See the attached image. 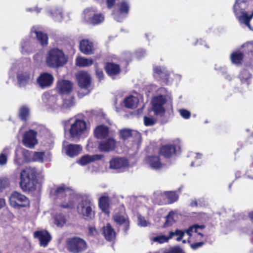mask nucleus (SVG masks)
I'll return each mask as SVG.
<instances>
[{
  "label": "nucleus",
  "instance_id": "obj_61",
  "mask_svg": "<svg viewBox=\"0 0 253 253\" xmlns=\"http://www.w3.org/2000/svg\"><path fill=\"white\" fill-rule=\"evenodd\" d=\"M7 161V156L3 153L0 155V165H4L6 164Z\"/></svg>",
  "mask_w": 253,
  "mask_h": 253
},
{
  "label": "nucleus",
  "instance_id": "obj_7",
  "mask_svg": "<svg viewBox=\"0 0 253 253\" xmlns=\"http://www.w3.org/2000/svg\"><path fill=\"white\" fill-rule=\"evenodd\" d=\"M10 205L16 209L28 208L30 206V201L28 197L17 191L12 192L9 198Z\"/></svg>",
  "mask_w": 253,
  "mask_h": 253
},
{
  "label": "nucleus",
  "instance_id": "obj_56",
  "mask_svg": "<svg viewBox=\"0 0 253 253\" xmlns=\"http://www.w3.org/2000/svg\"><path fill=\"white\" fill-rule=\"evenodd\" d=\"M135 55L138 59H141L146 55V51L144 49H138L136 50Z\"/></svg>",
  "mask_w": 253,
  "mask_h": 253
},
{
  "label": "nucleus",
  "instance_id": "obj_5",
  "mask_svg": "<svg viewBox=\"0 0 253 253\" xmlns=\"http://www.w3.org/2000/svg\"><path fill=\"white\" fill-rule=\"evenodd\" d=\"M93 208L94 206L89 200H82L77 206V212L84 219L90 221L95 217Z\"/></svg>",
  "mask_w": 253,
  "mask_h": 253
},
{
  "label": "nucleus",
  "instance_id": "obj_14",
  "mask_svg": "<svg viewBox=\"0 0 253 253\" xmlns=\"http://www.w3.org/2000/svg\"><path fill=\"white\" fill-rule=\"evenodd\" d=\"M73 84L68 80L61 79L56 82L57 92L62 96L69 94L73 90Z\"/></svg>",
  "mask_w": 253,
  "mask_h": 253
},
{
  "label": "nucleus",
  "instance_id": "obj_37",
  "mask_svg": "<svg viewBox=\"0 0 253 253\" xmlns=\"http://www.w3.org/2000/svg\"><path fill=\"white\" fill-rule=\"evenodd\" d=\"M76 64L77 66L85 67L91 66L93 64V61L91 58H87L83 57H78L76 60Z\"/></svg>",
  "mask_w": 253,
  "mask_h": 253
},
{
  "label": "nucleus",
  "instance_id": "obj_2",
  "mask_svg": "<svg viewBox=\"0 0 253 253\" xmlns=\"http://www.w3.org/2000/svg\"><path fill=\"white\" fill-rule=\"evenodd\" d=\"M39 173L35 167H26L20 173L19 186L23 192H34L38 183Z\"/></svg>",
  "mask_w": 253,
  "mask_h": 253
},
{
  "label": "nucleus",
  "instance_id": "obj_25",
  "mask_svg": "<svg viewBox=\"0 0 253 253\" xmlns=\"http://www.w3.org/2000/svg\"><path fill=\"white\" fill-rule=\"evenodd\" d=\"M31 33H35L36 34V41H38L42 46L44 47L47 45L48 38L46 33L37 31L35 27L32 28Z\"/></svg>",
  "mask_w": 253,
  "mask_h": 253
},
{
  "label": "nucleus",
  "instance_id": "obj_20",
  "mask_svg": "<svg viewBox=\"0 0 253 253\" xmlns=\"http://www.w3.org/2000/svg\"><path fill=\"white\" fill-rule=\"evenodd\" d=\"M46 12L56 22H61L63 19V10L58 6L47 7Z\"/></svg>",
  "mask_w": 253,
  "mask_h": 253
},
{
  "label": "nucleus",
  "instance_id": "obj_8",
  "mask_svg": "<svg viewBox=\"0 0 253 253\" xmlns=\"http://www.w3.org/2000/svg\"><path fill=\"white\" fill-rule=\"evenodd\" d=\"M97 9L93 7H89L84 11L83 17L88 24L93 26L101 24L104 20V16L101 13H97Z\"/></svg>",
  "mask_w": 253,
  "mask_h": 253
},
{
  "label": "nucleus",
  "instance_id": "obj_45",
  "mask_svg": "<svg viewBox=\"0 0 253 253\" xmlns=\"http://www.w3.org/2000/svg\"><path fill=\"white\" fill-rule=\"evenodd\" d=\"M244 48V52L249 55L253 56V42H249L242 45Z\"/></svg>",
  "mask_w": 253,
  "mask_h": 253
},
{
  "label": "nucleus",
  "instance_id": "obj_62",
  "mask_svg": "<svg viewBox=\"0 0 253 253\" xmlns=\"http://www.w3.org/2000/svg\"><path fill=\"white\" fill-rule=\"evenodd\" d=\"M165 253H182V250L179 247H174Z\"/></svg>",
  "mask_w": 253,
  "mask_h": 253
},
{
  "label": "nucleus",
  "instance_id": "obj_29",
  "mask_svg": "<svg viewBox=\"0 0 253 253\" xmlns=\"http://www.w3.org/2000/svg\"><path fill=\"white\" fill-rule=\"evenodd\" d=\"M103 234L105 239L108 241H112L115 239L116 233L110 223H107L103 228Z\"/></svg>",
  "mask_w": 253,
  "mask_h": 253
},
{
  "label": "nucleus",
  "instance_id": "obj_54",
  "mask_svg": "<svg viewBox=\"0 0 253 253\" xmlns=\"http://www.w3.org/2000/svg\"><path fill=\"white\" fill-rule=\"evenodd\" d=\"M127 15L118 12L114 14V19L119 22H122L126 17Z\"/></svg>",
  "mask_w": 253,
  "mask_h": 253
},
{
  "label": "nucleus",
  "instance_id": "obj_22",
  "mask_svg": "<svg viewBox=\"0 0 253 253\" xmlns=\"http://www.w3.org/2000/svg\"><path fill=\"white\" fill-rule=\"evenodd\" d=\"M79 47L81 52L85 55H91L94 53L93 43L88 39L82 40Z\"/></svg>",
  "mask_w": 253,
  "mask_h": 253
},
{
  "label": "nucleus",
  "instance_id": "obj_4",
  "mask_svg": "<svg viewBox=\"0 0 253 253\" xmlns=\"http://www.w3.org/2000/svg\"><path fill=\"white\" fill-rule=\"evenodd\" d=\"M45 61L48 67L57 69L66 64L67 58L62 50L54 47L48 51Z\"/></svg>",
  "mask_w": 253,
  "mask_h": 253
},
{
  "label": "nucleus",
  "instance_id": "obj_3",
  "mask_svg": "<svg viewBox=\"0 0 253 253\" xmlns=\"http://www.w3.org/2000/svg\"><path fill=\"white\" fill-rule=\"evenodd\" d=\"M16 80L17 86L20 88H25L29 85L33 80V76L31 69L28 67H25L20 64L19 60L12 63L9 71V74L12 75V72L16 70Z\"/></svg>",
  "mask_w": 253,
  "mask_h": 253
},
{
  "label": "nucleus",
  "instance_id": "obj_60",
  "mask_svg": "<svg viewBox=\"0 0 253 253\" xmlns=\"http://www.w3.org/2000/svg\"><path fill=\"white\" fill-rule=\"evenodd\" d=\"M95 74L99 82L104 79V75L101 69L96 68L95 69Z\"/></svg>",
  "mask_w": 253,
  "mask_h": 253
},
{
  "label": "nucleus",
  "instance_id": "obj_50",
  "mask_svg": "<svg viewBox=\"0 0 253 253\" xmlns=\"http://www.w3.org/2000/svg\"><path fill=\"white\" fill-rule=\"evenodd\" d=\"M44 152H35L33 155V159L35 161L43 162Z\"/></svg>",
  "mask_w": 253,
  "mask_h": 253
},
{
  "label": "nucleus",
  "instance_id": "obj_47",
  "mask_svg": "<svg viewBox=\"0 0 253 253\" xmlns=\"http://www.w3.org/2000/svg\"><path fill=\"white\" fill-rule=\"evenodd\" d=\"M166 196L169 200V204H172L176 202L178 199V196L173 191H168L165 193Z\"/></svg>",
  "mask_w": 253,
  "mask_h": 253
},
{
  "label": "nucleus",
  "instance_id": "obj_27",
  "mask_svg": "<svg viewBox=\"0 0 253 253\" xmlns=\"http://www.w3.org/2000/svg\"><path fill=\"white\" fill-rule=\"evenodd\" d=\"M113 219L117 224L120 225L124 224L125 226L124 231L126 233L129 227L128 218L120 213H117L114 215Z\"/></svg>",
  "mask_w": 253,
  "mask_h": 253
},
{
  "label": "nucleus",
  "instance_id": "obj_16",
  "mask_svg": "<svg viewBox=\"0 0 253 253\" xmlns=\"http://www.w3.org/2000/svg\"><path fill=\"white\" fill-rule=\"evenodd\" d=\"M54 78L49 73L44 72L40 74L37 78V82L39 86L44 89L50 87L53 84Z\"/></svg>",
  "mask_w": 253,
  "mask_h": 253
},
{
  "label": "nucleus",
  "instance_id": "obj_64",
  "mask_svg": "<svg viewBox=\"0 0 253 253\" xmlns=\"http://www.w3.org/2000/svg\"><path fill=\"white\" fill-rule=\"evenodd\" d=\"M18 151V149L16 150V154L15 158L14 159L15 163L18 166H21L22 165V161L21 159L19 158H18L17 156V152Z\"/></svg>",
  "mask_w": 253,
  "mask_h": 253
},
{
  "label": "nucleus",
  "instance_id": "obj_26",
  "mask_svg": "<svg viewBox=\"0 0 253 253\" xmlns=\"http://www.w3.org/2000/svg\"><path fill=\"white\" fill-rule=\"evenodd\" d=\"M82 150L80 145L69 144L65 147V151L67 155L70 157H74L78 155Z\"/></svg>",
  "mask_w": 253,
  "mask_h": 253
},
{
  "label": "nucleus",
  "instance_id": "obj_10",
  "mask_svg": "<svg viewBox=\"0 0 253 253\" xmlns=\"http://www.w3.org/2000/svg\"><path fill=\"white\" fill-rule=\"evenodd\" d=\"M93 133L94 137L97 139H106V141L103 142H117L110 132L109 127L104 125L97 126L94 129Z\"/></svg>",
  "mask_w": 253,
  "mask_h": 253
},
{
  "label": "nucleus",
  "instance_id": "obj_57",
  "mask_svg": "<svg viewBox=\"0 0 253 253\" xmlns=\"http://www.w3.org/2000/svg\"><path fill=\"white\" fill-rule=\"evenodd\" d=\"M214 70L217 71L218 73H221V74L223 76L224 74H226L227 72V68L225 66H219L217 65H215Z\"/></svg>",
  "mask_w": 253,
  "mask_h": 253
},
{
  "label": "nucleus",
  "instance_id": "obj_49",
  "mask_svg": "<svg viewBox=\"0 0 253 253\" xmlns=\"http://www.w3.org/2000/svg\"><path fill=\"white\" fill-rule=\"evenodd\" d=\"M151 110L154 112V115L158 117H162L166 113L165 108H151Z\"/></svg>",
  "mask_w": 253,
  "mask_h": 253
},
{
  "label": "nucleus",
  "instance_id": "obj_38",
  "mask_svg": "<svg viewBox=\"0 0 253 253\" xmlns=\"http://www.w3.org/2000/svg\"><path fill=\"white\" fill-rule=\"evenodd\" d=\"M98 205L102 211L106 212L109 208V198L108 196H102L99 199Z\"/></svg>",
  "mask_w": 253,
  "mask_h": 253
},
{
  "label": "nucleus",
  "instance_id": "obj_18",
  "mask_svg": "<svg viewBox=\"0 0 253 253\" xmlns=\"http://www.w3.org/2000/svg\"><path fill=\"white\" fill-rule=\"evenodd\" d=\"M37 128L38 137L43 141H49L50 142H53L55 141V135L44 126L38 125Z\"/></svg>",
  "mask_w": 253,
  "mask_h": 253
},
{
  "label": "nucleus",
  "instance_id": "obj_43",
  "mask_svg": "<svg viewBox=\"0 0 253 253\" xmlns=\"http://www.w3.org/2000/svg\"><path fill=\"white\" fill-rule=\"evenodd\" d=\"M66 222L65 216L62 213L56 214L54 217L55 224L58 227H62Z\"/></svg>",
  "mask_w": 253,
  "mask_h": 253
},
{
  "label": "nucleus",
  "instance_id": "obj_41",
  "mask_svg": "<svg viewBox=\"0 0 253 253\" xmlns=\"http://www.w3.org/2000/svg\"><path fill=\"white\" fill-rule=\"evenodd\" d=\"M171 235L169 236H165L164 235H158L157 236L152 237L151 238V240L154 242H157L159 244H163L164 243H167L169 241L170 239H171Z\"/></svg>",
  "mask_w": 253,
  "mask_h": 253
},
{
  "label": "nucleus",
  "instance_id": "obj_44",
  "mask_svg": "<svg viewBox=\"0 0 253 253\" xmlns=\"http://www.w3.org/2000/svg\"><path fill=\"white\" fill-rule=\"evenodd\" d=\"M174 213L170 211L166 217V220L163 225L164 227L171 226L175 222L173 217Z\"/></svg>",
  "mask_w": 253,
  "mask_h": 253
},
{
  "label": "nucleus",
  "instance_id": "obj_59",
  "mask_svg": "<svg viewBox=\"0 0 253 253\" xmlns=\"http://www.w3.org/2000/svg\"><path fill=\"white\" fill-rule=\"evenodd\" d=\"M199 242H195L191 245V247L193 250H196L199 248L202 247L206 243V240L205 241L200 240Z\"/></svg>",
  "mask_w": 253,
  "mask_h": 253
},
{
  "label": "nucleus",
  "instance_id": "obj_46",
  "mask_svg": "<svg viewBox=\"0 0 253 253\" xmlns=\"http://www.w3.org/2000/svg\"><path fill=\"white\" fill-rule=\"evenodd\" d=\"M169 235H170V234H172V235L171 236V239L172 238L173 236L176 235L177 236V237L176 238V240L177 241H180L183 238L185 234L186 233V230L183 231V230H179V229H177L175 230L174 232H173L172 231H169Z\"/></svg>",
  "mask_w": 253,
  "mask_h": 253
},
{
  "label": "nucleus",
  "instance_id": "obj_9",
  "mask_svg": "<svg viewBox=\"0 0 253 253\" xmlns=\"http://www.w3.org/2000/svg\"><path fill=\"white\" fill-rule=\"evenodd\" d=\"M181 147L178 143H167L160 147L159 154L166 159H169L173 157L180 155Z\"/></svg>",
  "mask_w": 253,
  "mask_h": 253
},
{
  "label": "nucleus",
  "instance_id": "obj_6",
  "mask_svg": "<svg viewBox=\"0 0 253 253\" xmlns=\"http://www.w3.org/2000/svg\"><path fill=\"white\" fill-rule=\"evenodd\" d=\"M68 251L71 253H82L87 248L86 242L79 237L69 238L67 241Z\"/></svg>",
  "mask_w": 253,
  "mask_h": 253
},
{
  "label": "nucleus",
  "instance_id": "obj_52",
  "mask_svg": "<svg viewBox=\"0 0 253 253\" xmlns=\"http://www.w3.org/2000/svg\"><path fill=\"white\" fill-rule=\"evenodd\" d=\"M10 185L9 180L7 178H0V191L8 187Z\"/></svg>",
  "mask_w": 253,
  "mask_h": 253
},
{
  "label": "nucleus",
  "instance_id": "obj_63",
  "mask_svg": "<svg viewBox=\"0 0 253 253\" xmlns=\"http://www.w3.org/2000/svg\"><path fill=\"white\" fill-rule=\"evenodd\" d=\"M116 0H106L107 6L108 8H112L115 3Z\"/></svg>",
  "mask_w": 253,
  "mask_h": 253
},
{
  "label": "nucleus",
  "instance_id": "obj_48",
  "mask_svg": "<svg viewBox=\"0 0 253 253\" xmlns=\"http://www.w3.org/2000/svg\"><path fill=\"white\" fill-rule=\"evenodd\" d=\"M152 102L159 104L162 106H164V105L167 102V100L163 95L160 94L154 97L153 98Z\"/></svg>",
  "mask_w": 253,
  "mask_h": 253
},
{
  "label": "nucleus",
  "instance_id": "obj_1",
  "mask_svg": "<svg viewBox=\"0 0 253 253\" xmlns=\"http://www.w3.org/2000/svg\"><path fill=\"white\" fill-rule=\"evenodd\" d=\"M65 135L71 141H78L86 131V123L83 119L71 118L62 122Z\"/></svg>",
  "mask_w": 253,
  "mask_h": 253
},
{
  "label": "nucleus",
  "instance_id": "obj_21",
  "mask_svg": "<svg viewBox=\"0 0 253 253\" xmlns=\"http://www.w3.org/2000/svg\"><path fill=\"white\" fill-rule=\"evenodd\" d=\"M105 70L107 75L113 80L116 79V76L121 72L120 65L113 62H107L105 65Z\"/></svg>",
  "mask_w": 253,
  "mask_h": 253
},
{
  "label": "nucleus",
  "instance_id": "obj_33",
  "mask_svg": "<svg viewBox=\"0 0 253 253\" xmlns=\"http://www.w3.org/2000/svg\"><path fill=\"white\" fill-rule=\"evenodd\" d=\"M74 99L73 96H68L66 98L63 97V103L61 105L59 104L58 109L62 111L69 110L74 105Z\"/></svg>",
  "mask_w": 253,
  "mask_h": 253
},
{
  "label": "nucleus",
  "instance_id": "obj_15",
  "mask_svg": "<svg viewBox=\"0 0 253 253\" xmlns=\"http://www.w3.org/2000/svg\"><path fill=\"white\" fill-rule=\"evenodd\" d=\"M78 85L80 88L88 90L91 85V78L90 75L85 71H80L76 75Z\"/></svg>",
  "mask_w": 253,
  "mask_h": 253
},
{
  "label": "nucleus",
  "instance_id": "obj_58",
  "mask_svg": "<svg viewBox=\"0 0 253 253\" xmlns=\"http://www.w3.org/2000/svg\"><path fill=\"white\" fill-rule=\"evenodd\" d=\"M88 234L90 236H95L98 235L99 233L97 230L94 226H89L88 227Z\"/></svg>",
  "mask_w": 253,
  "mask_h": 253
},
{
  "label": "nucleus",
  "instance_id": "obj_51",
  "mask_svg": "<svg viewBox=\"0 0 253 253\" xmlns=\"http://www.w3.org/2000/svg\"><path fill=\"white\" fill-rule=\"evenodd\" d=\"M144 124L145 126H152L155 125L157 121L155 119L152 117H149L145 116L143 118Z\"/></svg>",
  "mask_w": 253,
  "mask_h": 253
},
{
  "label": "nucleus",
  "instance_id": "obj_17",
  "mask_svg": "<svg viewBox=\"0 0 253 253\" xmlns=\"http://www.w3.org/2000/svg\"><path fill=\"white\" fill-rule=\"evenodd\" d=\"M34 237L38 239L41 247H46L51 240V236L45 230L36 231L34 233Z\"/></svg>",
  "mask_w": 253,
  "mask_h": 253
},
{
  "label": "nucleus",
  "instance_id": "obj_31",
  "mask_svg": "<svg viewBox=\"0 0 253 253\" xmlns=\"http://www.w3.org/2000/svg\"><path fill=\"white\" fill-rule=\"evenodd\" d=\"M138 102V98L131 95L126 97L122 102L124 106L126 108L129 109H133L134 108H135Z\"/></svg>",
  "mask_w": 253,
  "mask_h": 253
},
{
  "label": "nucleus",
  "instance_id": "obj_35",
  "mask_svg": "<svg viewBox=\"0 0 253 253\" xmlns=\"http://www.w3.org/2000/svg\"><path fill=\"white\" fill-rule=\"evenodd\" d=\"M244 58V54L239 50L232 52L230 55L231 62L233 64H241Z\"/></svg>",
  "mask_w": 253,
  "mask_h": 253
},
{
  "label": "nucleus",
  "instance_id": "obj_28",
  "mask_svg": "<svg viewBox=\"0 0 253 253\" xmlns=\"http://www.w3.org/2000/svg\"><path fill=\"white\" fill-rule=\"evenodd\" d=\"M103 157L101 155H85L82 156L78 161V163L81 166H85L95 161L101 160Z\"/></svg>",
  "mask_w": 253,
  "mask_h": 253
},
{
  "label": "nucleus",
  "instance_id": "obj_11",
  "mask_svg": "<svg viewBox=\"0 0 253 253\" xmlns=\"http://www.w3.org/2000/svg\"><path fill=\"white\" fill-rule=\"evenodd\" d=\"M37 46L36 39L31 36H27L21 42V52L23 54H30L37 50Z\"/></svg>",
  "mask_w": 253,
  "mask_h": 253
},
{
  "label": "nucleus",
  "instance_id": "obj_55",
  "mask_svg": "<svg viewBox=\"0 0 253 253\" xmlns=\"http://www.w3.org/2000/svg\"><path fill=\"white\" fill-rule=\"evenodd\" d=\"M179 112L181 116L185 119H188L190 117L191 113L186 109H180Z\"/></svg>",
  "mask_w": 253,
  "mask_h": 253
},
{
  "label": "nucleus",
  "instance_id": "obj_24",
  "mask_svg": "<svg viewBox=\"0 0 253 253\" xmlns=\"http://www.w3.org/2000/svg\"><path fill=\"white\" fill-rule=\"evenodd\" d=\"M109 168L111 169H121L127 167L128 162L124 158H115L109 161Z\"/></svg>",
  "mask_w": 253,
  "mask_h": 253
},
{
  "label": "nucleus",
  "instance_id": "obj_30",
  "mask_svg": "<svg viewBox=\"0 0 253 253\" xmlns=\"http://www.w3.org/2000/svg\"><path fill=\"white\" fill-rule=\"evenodd\" d=\"M147 161L153 169H158L163 168V164L161 162L159 156L152 155L147 157Z\"/></svg>",
  "mask_w": 253,
  "mask_h": 253
},
{
  "label": "nucleus",
  "instance_id": "obj_34",
  "mask_svg": "<svg viewBox=\"0 0 253 253\" xmlns=\"http://www.w3.org/2000/svg\"><path fill=\"white\" fill-rule=\"evenodd\" d=\"M239 78L242 84H246L248 85L251 82L252 74L247 70L243 69L240 72Z\"/></svg>",
  "mask_w": 253,
  "mask_h": 253
},
{
  "label": "nucleus",
  "instance_id": "obj_32",
  "mask_svg": "<svg viewBox=\"0 0 253 253\" xmlns=\"http://www.w3.org/2000/svg\"><path fill=\"white\" fill-rule=\"evenodd\" d=\"M154 77L157 79L159 77L160 78H165L169 75V72L165 67L161 66H156L153 68Z\"/></svg>",
  "mask_w": 253,
  "mask_h": 253
},
{
  "label": "nucleus",
  "instance_id": "obj_23",
  "mask_svg": "<svg viewBox=\"0 0 253 253\" xmlns=\"http://www.w3.org/2000/svg\"><path fill=\"white\" fill-rule=\"evenodd\" d=\"M205 228V226L203 225H199L194 224L190 226L186 230V234L190 237L192 236V233L194 232L195 238L197 240H202L204 237V235L199 231L202 230Z\"/></svg>",
  "mask_w": 253,
  "mask_h": 253
},
{
  "label": "nucleus",
  "instance_id": "obj_42",
  "mask_svg": "<svg viewBox=\"0 0 253 253\" xmlns=\"http://www.w3.org/2000/svg\"><path fill=\"white\" fill-rule=\"evenodd\" d=\"M29 113L30 111L28 107L26 106H22L19 110V117L22 121L26 122Z\"/></svg>",
  "mask_w": 253,
  "mask_h": 253
},
{
  "label": "nucleus",
  "instance_id": "obj_39",
  "mask_svg": "<svg viewBox=\"0 0 253 253\" xmlns=\"http://www.w3.org/2000/svg\"><path fill=\"white\" fill-rule=\"evenodd\" d=\"M116 143H99L98 148L103 152H109L114 151L116 147Z\"/></svg>",
  "mask_w": 253,
  "mask_h": 253
},
{
  "label": "nucleus",
  "instance_id": "obj_40",
  "mask_svg": "<svg viewBox=\"0 0 253 253\" xmlns=\"http://www.w3.org/2000/svg\"><path fill=\"white\" fill-rule=\"evenodd\" d=\"M118 12L127 15L130 8L129 3L126 0H122L118 3Z\"/></svg>",
  "mask_w": 253,
  "mask_h": 253
},
{
  "label": "nucleus",
  "instance_id": "obj_12",
  "mask_svg": "<svg viewBox=\"0 0 253 253\" xmlns=\"http://www.w3.org/2000/svg\"><path fill=\"white\" fill-rule=\"evenodd\" d=\"M119 136L123 141L128 139H131L130 141L132 142H140L141 141V133L135 130L123 128L120 130Z\"/></svg>",
  "mask_w": 253,
  "mask_h": 253
},
{
  "label": "nucleus",
  "instance_id": "obj_53",
  "mask_svg": "<svg viewBox=\"0 0 253 253\" xmlns=\"http://www.w3.org/2000/svg\"><path fill=\"white\" fill-rule=\"evenodd\" d=\"M67 188L65 185H61L57 187L54 191V194L56 196H59L60 195H64L65 194Z\"/></svg>",
  "mask_w": 253,
  "mask_h": 253
},
{
  "label": "nucleus",
  "instance_id": "obj_13",
  "mask_svg": "<svg viewBox=\"0 0 253 253\" xmlns=\"http://www.w3.org/2000/svg\"><path fill=\"white\" fill-rule=\"evenodd\" d=\"M59 95L53 91H47L44 92L42 95V99L43 102L50 108L53 109H58L59 104L58 102Z\"/></svg>",
  "mask_w": 253,
  "mask_h": 253
},
{
  "label": "nucleus",
  "instance_id": "obj_19",
  "mask_svg": "<svg viewBox=\"0 0 253 253\" xmlns=\"http://www.w3.org/2000/svg\"><path fill=\"white\" fill-rule=\"evenodd\" d=\"M38 134L37 126L25 131L22 135V142H38Z\"/></svg>",
  "mask_w": 253,
  "mask_h": 253
},
{
  "label": "nucleus",
  "instance_id": "obj_36",
  "mask_svg": "<svg viewBox=\"0 0 253 253\" xmlns=\"http://www.w3.org/2000/svg\"><path fill=\"white\" fill-rule=\"evenodd\" d=\"M75 197L74 196L70 195L68 198V201L62 202L59 205V207L63 209L72 210L75 208Z\"/></svg>",
  "mask_w": 253,
  "mask_h": 253
}]
</instances>
